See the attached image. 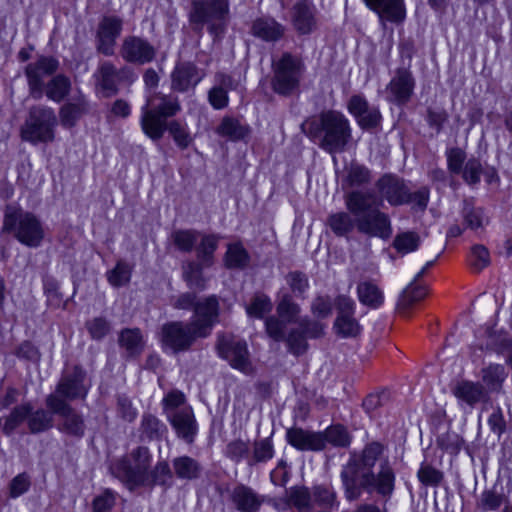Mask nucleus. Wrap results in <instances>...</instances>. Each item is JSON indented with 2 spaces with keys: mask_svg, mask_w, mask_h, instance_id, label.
Wrapping results in <instances>:
<instances>
[{
  "mask_svg": "<svg viewBox=\"0 0 512 512\" xmlns=\"http://www.w3.org/2000/svg\"><path fill=\"white\" fill-rule=\"evenodd\" d=\"M340 478L345 498L350 502L358 500L363 491L389 498L395 489L394 470L379 442L368 443L361 452L351 453Z\"/></svg>",
  "mask_w": 512,
  "mask_h": 512,
  "instance_id": "obj_1",
  "label": "nucleus"
},
{
  "mask_svg": "<svg viewBox=\"0 0 512 512\" xmlns=\"http://www.w3.org/2000/svg\"><path fill=\"white\" fill-rule=\"evenodd\" d=\"M347 211L332 213L326 224L338 237L348 236L356 229L368 237L388 239L392 234L388 214L379 208L382 200L370 191L353 190L344 194Z\"/></svg>",
  "mask_w": 512,
  "mask_h": 512,
  "instance_id": "obj_2",
  "label": "nucleus"
},
{
  "mask_svg": "<svg viewBox=\"0 0 512 512\" xmlns=\"http://www.w3.org/2000/svg\"><path fill=\"white\" fill-rule=\"evenodd\" d=\"M152 454L145 446L133 449L115 463L112 473L130 490L140 487L152 490L155 486L168 489L173 485L174 476L167 461H158L151 469Z\"/></svg>",
  "mask_w": 512,
  "mask_h": 512,
  "instance_id": "obj_3",
  "label": "nucleus"
},
{
  "mask_svg": "<svg viewBox=\"0 0 512 512\" xmlns=\"http://www.w3.org/2000/svg\"><path fill=\"white\" fill-rule=\"evenodd\" d=\"M219 316V302L212 295L195 306V318L189 323L181 321L168 322L162 326L161 340L164 346L174 352L188 350L198 338L211 334Z\"/></svg>",
  "mask_w": 512,
  "mask_h": 512,
  "instance_id": "obj_4",
  "label": "nucleus"
},
{
  "mask_svg": "<svg viewBox=\"0 0 512 512\" xmlns=\"http://www.w3.org/2000/svg\"><path fill=\"white\" fill-rule=\"evenodd\" d=\"M304 133L329 154L345 151L352 140L348 118L336 110L321 112L316 118L302 125Z\"/></svg>",
  "mask_w": 512,
  "mask_h": 512,
  "instance_id": "obj_5",
  "label": "nucleus"
},
{
  "mask_svg": "<svg viewBox=\"0 0 512 512\" xmlns=\"http://www.w3.org/2000/svg\"><path fill=\"white\" fill-rule=\"evenodd\" d=\"M181 110L178 97L154 93L147 98L141 108L140 125L143 133L153 141L160 140L164 133L167 119Z\"/></svg>",
  "mask_w": 512,
  "mask_h": 512,
  "instance_id": "obj_6",
  "label": "nucleus"
},
{
  "mask_svg": "<svg viewBox=\"0 0 512 512\" xmlns=\"http://www.w3.org/2000/svg\"><path fill=\"white\" fill-rule=\"evenodd\" d=\"M3 229L11 232L21 244L31 248L39 247L45 236L43 225L36 215L14 207L7 208Z\"/></svg>",
  "mask_w": 512,
  "mask_h": 512,
  "instance_id": "obj_7",
  "label": "nucleus"
},
{
  "mask_svg": "<svg viewBox=\"0 0 512 512\" xmlns=\"http://www.w3.org/2000/svg\"><path fill=\"white\" fill-rule=\"evenodd\" d=\"M58 124L56 114L51 107L34 105L21 127V138L32 144L49 143L55 139Z\"/></svg>",
  "mask_w": 512,
  "mask_h": 512,
  "instance_id": "obj_8",
  "label": "nucleus"
},
{
  "mask_svg": "<svg viewBox=\"0 0 512 512\" xmlns=\"http://www.w3.org/2000/svg\"><path fill=\"white\" fill-rule=\"evenodd\" d=\"M305 66L301 58L284 53L273 64L272 89L283 96L291 95L300 84Z\"/></svg>",
  "mask_w": 512,
  "mask_h": 512,
  "instance_id": "obj_9",
  "label": "nucleus"
},
{
  "mask_svg": "<svg viewBox=\"0 0 512 512\" xmlns=\"http://www.w3.org/2000/svg\"><path fill=\"white\" fill-rule=\"evenodd\" d=\"M229 13V0L193 1L190 20L201 27L209 24V30L217 35Z\"/></svg>",
  "mask_w": 512,
  "mask_h": 512,
  "instance_id": "obj_10",
  "label": "nucleus"
},
{
  "mask_svg": "<svg viewBox=\"0 0 512 512\" xmlns=\"http://www.w3.org/2000/svg\"><path fill=\"white\" fill-rule=\"evenodd\" d=\"M217 349L220 356L233 368L245 374L252 373L253 367L245 341L238 340L232 335H219Z\"/></svg>",
  "mask_w": 512,
  "mask_h": 512,
  "instance_id": "obj_11",
  "label": "nucleus"
},
{
  "mask_svg": "<svg viewBox=\"0 0 512 512\" xmlns=\"http://www.w3.org/2000/svg\"><path fill=\"white\" fill-rule=\"evenodd\" d=\"M58 67V60L50 56H41L25 67L24 73L27 78L29 94L33 99L40 100L43 97L44 79L53 75Z\"/></svg>",
  "mask_w": 512,
  "mask_h": 512,
  "instance_id": "obj_12",
  "label": "nucleus"
},
{
  "mask_svg": "<svg viewBox=\"0 0 512 512\" xmlns=\"http://www.w3.org/2000/svg\"><path fill=\"white\" fill-rule=\"evenodd\" d=\"M86 373L80 366H74L72 371L63 374L56 389L48 396L66 401L83 400L86 398L89 385L85 384Z\"/></svg>",
  "mask_w": 512,
  "mask_h": 512,
  "instance_id": "obj_13",
  "label": "nucleus"
},
{
  "mask_svg": "<svg viewBox=\"0 0 512 512\" xmlns=\"http://www.w3.org/2000/svg\"><path fill=\"white\" fill-rule=\"evenodd\" d=\"M45 404L52 413L62 417V422L59 425L61 432L79 438L84 435L83 416L77 413L69 403L56 398V396H47Z\"/></svg>",
  "mask_w": 512,
  "mask_h": 512,
  "instance_id": "obj_14",
  "label": "nucleus"
},
{
  "mask_svg": "<svg viewBox=\"0 0 512 512\" xmlns=\"http://www.w3.org/2000/svg\"><path fill=\"white\" fill-rule=\"evenodd\" d=\"M119 54L128 63L144 65L154 60L156 49L148 40L130 35L123 39Z\"/></svg>",
  "mask_w": 512,
  "mask_h": 512,
  "instance_id": "obj_15",
  "label": "nucleus"
},
{
  "mask_svg": "<svg viewBox=\"0 0 512 512\" xmlns=\"http://www.w3.org/2000/svg\"><path fill=\"white\" fill-rule=\"evenodd\" d=\"M362 129L370 130L380 126L382 116L379 109L371 106L362 95H353L347 105Z\"/></svg>",
  "mask_w": 512,
  "mask_h": 512,
  "instance_id": "obj_16",
  "label": "nucleus"
},
{
  "mask_svg": "<svg viewBox=\"0 0 512 512\" xmlns=\"http://www.w3.org/2000/svg\"><path fill=\"white\" fill-rule=\"evenodd\" d=\"M451 393L457 399L460 406H468L470 408L485 402L488 398V392L482 383L466 379L455 382L451 387Z\"/></svg>",
  "mask_w": 512,
  "mask_h": 512,
  "instance_id": "obj_17",
  "label": "nucleus"
},
{
  "mask_svg": "<svg viewBox=\"0 0 512 512\" xmlns=\"http://www.w3.org/2000/svg\"><path fill=\"white\" fill-rule=\"evenodd\" d=\"M123 22L116 16L104 17L98 25L97 49L106 56L114 54L116 39L122 31Z\"/></svg>",
  "mask_w": 512,
  "mask_h": 512,
  "instance_id": "obj_18",
  "label": "nucleus"
},
{
  "mask_svg": "<svg viewBox=\"0 0 512 512\" xmlns=\"http://www.w3.org/2000/svg\"><path fill=\"white\" fill-rule=\"evenodd\" d=\"M415 87V79L408 68H399L389 82L386 90L388 100L396 104L409 101Z\"/></svg>",
  "mask_w": 512,
  "mask_h": 512,
  "instance_id": "obj_19",
  "label": "nucleus"
},
{
  "mask_svg": "<svg viewBox=\"0 0 512 512\" xmlns=\"http://www.w3.org/2000/svg\"><path fill=\"white\" fill-rule=\"evenodd\" d=\"M100 85L107 96L118 92V85L122 82L132 83L135 79L128 67L117 69L111 62H104L99 67Z\"/></svg>",
  "mask_w": 512,
  "mask_h": 512,
  "instance_id": "obj_20",
  "label": "nucleus"
},
{
  "mask_svg": "<svg viewBox=\"0 0 512 512\" xmlns=\"http://www.w3.org/2000/svg\"><path fill=\"white\" fill-rule=\"evenodd\" d=\"M365 5L375 12L382 24L401 23L406 17L404 0H363Z\"/></svg>",
  "mask_w": 512,
  "mask_h": 512,
  "instance_id": "obj_21",
  "label": "nucleus"
},
{
  "mask_svg": "<svg viewBox=\"0 0 512 512\" xmlns=\"http://www.w3.org/2000/svg\"><path fill=\"white\" fill-rule=\"evenodd\" d=\"M376 187L382 199H385L392 206L407 204L408 187L404 181L392 175H384Z\"/></svg>",
  "mask_w": 512,
  "mask_h": 512,
  "instance_id": "obj_22",
  "label": "nucleus"
},
{
  "mask_svg": "<svg viewBox=\"0 0 512 512\" xmlns=\"http://www.w3.org/2000/svg\"><path fill=\"white\" fill-rule=\"evenodd\" d=\"M177 436L187 443H192L197 434V423L192 408L184 407L168 415Z\"/></svg>",
  "mask_w": 512,
  "mask_h": 512,
  "instance_id": "obj_23",
  "label": "nucleus"
},
{
  "mask_svg": "<svg viewBox=\"0 0 512 512\" xmlns=\"http://www.w3.org/2000/svg\"><path fill=\"white\" fill-rule=\"evenodd\" d=\"M171 87L178 92L188 91L194 88L203 78L201 71L190 62L178 64L171 75Z\"/></svg>",
  "mask_w": 512,
  "mask_h": 512,
  "instance_id": "obj_24",
  "label": "nucleus"
},
{
  "mask_svg": "<svg viewBox=\"0 0 512 512\" xmlns=\"http://www.w3.org/2000/svg\"><path fill=\"white\" fill-rule=\"evenodd\" d=\"M286 439L291 446L298 450L319 451L324 449V438L322 433L293 427L287 430Z\"/></svg>",
  "mask_w": 512,
  "mask_h": 512,
  "instance_id": "obj_25",
  "label": "nucleus"
},
{
  "mask_svg": "<svg viewBox=\"0 0 512 512\" xmlns=\"http://www.w3.org/2000/svg\"><path fill=\"white\" fill-rule=\"evenodd\" d=\"M231 500L240 512H258L264 502V496L244 484H238L231 492Z\"/></svg>",
  "mask_w": 512,
  "mask_h": 512,
  "instance_id": "obj_26",
  "label": "nucleus"
},
{
  "mask_svg": "<svg viewBox=\"0 0 512 512\" xmlns=\"http://www.w3.org/2000/svg\"><path fill=\"white\" fill-rule=\"evenodd\" d=\"M292 21L299 33H311L316 27L314 8L306 1L297 2L293 7Z\"/></svg>",
  "mask_w": 512,
  "mask_h": 512,
  "instance_id": "obj_27",
  "label": "nucleus"
},
{
  "mask_svg": "<svg viewBox=\"0 0 512 512\" xmlns=\"http://www.w3.org/2000/svg\"><path fill=\"white\" fill-rule=\"evenodd\" d=\"M252 34L264 41H277L284 34V27L273 18L256 19L251 28Z\"/></svg>",
  "mask_w": 512,
  "mask_h": 512,
  "instance_id": "obj_28",
  "label": "nucleus"
},
{
  "mask_svg": "<svg viewBox=\"0 0 512 512\" xmlns=\"http://www.w3.org/2000/svg\"><path fill=\"white\" fill-rule=\"evenodd\" d=\"M286 502L298 512H312L314 508L312 493L305 486H293L287 490Z\"/></svg>",
  "mask_w": 512,
  "mask_h": 512,
  "instance_id": "obj_29",
  "label": "nucleus"
},
{
  "mask_svg": "<svg viewBox=\"0 0 512 512\" xmlns=\"http://www.w3.org/2000/svg\"><path fill=\"white\" fill-rule=\"evenodd\" d=\"M70 79L62 74L54 76L44 85V94L54 102H61L70 92Z\"/></svg>",
  "mask_w": 512,
  "mask_h": 512,
  "instance_id": "obj_30",
  "label": "nucleus"
},
{
  "mask_svg": "<svg viewBox=\"0 0 512 512\" xmlns=\"http://www.w3.org/2000/svg\"><path fill=\"white\" fill-rule=\"evenodd\" d=\"M172 464L175 475L180 479H196L201 473L200 464L189 456L176 457Z\"/></svg>",
  "mask_w": 512,
  "mask_h": 512,
  "instance_id": "obj_31",
  "label": "nucleus"
},
{
  "mask_svg": "<svg viewBox=\"0 0 512 512\" xmlns=\"http://www.w3.org/2000/svg\"><path fill=\"white\" fill-rule=\"evenodd\" d=\"M141 437L148 440H159L167 432L166 425L152 414H144L140 427Z\"/></svg>",
  "mask_w": 512,
  "mask_h": 512,
  "instance_id": "obj_32",
  "label": "nucleus"
},
{
  "mask_svg": "<svg viewBox=\"0 0 512 512\" xmlns=\"http://www.w3.org/2000/svg\"><path fill=\"white\" fill-rule=\"evenodd\" d=\"M217 133L223 137H227L232 141H237L244 139L248 135L249 129L238 119L225 117L223 118L221 124L218 126Z\"/></svg>",
  "mask_w": 512,
  "mask_h": 512,
  "instance_id": "obj_33",
  "label": "nucleus"
},
{
  "mask_svg": "<svg viewBox=\"0 0 512 512\" xmlns=\"http://www.w3.org/2000/svg\"><path fill=\"white\" fill-rule=\"evenodd\" d=\"M359 301L372 308H377L383 303L382 291L372 282H361L357 286Z\"/></svg>",
  "mask_w": 512,
  "mask_h": 512,
  "instance_id": "obj_34",
  "label": "nucleus"
},
{
  "mask_svg": "<svg viewBox=\"0 0 512 512\" xmlns=\"http://www.w3.org/2000/svg\"><path fill=\"white\" fill-rule=\"evenodd\" d=\"M274 456V445L270 438L255 440L253 450L250 453L248 465L254 466L258 463H265Z\"/></svg>",
  "mask_w": 512,
  "mask_h": 512,
  "instance_id": "obj_35",
  "label": "nucleus"
},
{
  "mask_svg": "<svg viewBox=\"0 0 512 512\" xmlns=\"http://www.w3.org/2000/svg\"><path fill=\"white\" fill-rule=\"evenodd\" d=\"M202 265L196 262H187L183 265V279L188 287L202 291L206 287V279L203 276Z\"/></svg>",
  "mask_w": 512,
  "mask_h": 512,
  "instance_id": "obj_36",
  "label": "nucleus"
},
{
  "mask_svg": "<svg viewBox=\"0 0 512 512\" xmlns=\"http://www.w3.org/2000/svg\"><path fill=\"white\" fill-rule=\"evenodd\" d=\"M427 295V289L424 285L415 282L410 283L398 300V308L402 311L410 309L415 303L422 300Z\"/></svg>",
  "mask_w": 512,
  "mask_h": 512,
  "instance_id": "obj_37",
  "label": "nucleus"
},
{
  "mask_svg": "<svg viewBox=\"0 0 512 512\" xmlns=\"http://www.w3.org/2000/svg\"><path fill=\"white\" fill-rule=\"evenodd\" d=\"M508 373L501 364H490L482 369V380L492 390H499Z\"/></svg>",
  "mask_w": 512,
  "mask_h": 512,
  "instance_id": "obj_38",
  "label": "nucleus"
},
{
  "mask_svg": "<svg viewBox=\"0 0 512 512\" xmlns=\"http://www.w3.org/2000/svg\"><path fill=\"white\" fill-rule=\"evenodd\" d=\"M166 130L170 133L179 148L186 149L192 143L193 138L185 123L179 120L167 121L165 131Z\"/></svg>",
  "mask_w": 512,
  "mask_h": 512,
  "instance_id": "obj_39",
  "label": "nucleus"
},
{
  "mask_svg": "<svg viewBox=\"0 0 512 512\" xmlns=\"http://www.w3.org/2000/svg\"><path fill=\"white\" fill-rule=\"evenodd\" d=\"M371 180V174L368 168L358 164H352L347 170L343 180V188L360 187L368 184Z\"/></svg>",
  "mask_w": 512,
  "mask_h": 512,
  "instance_id": "obj_40",
  "label": "nucleus"
},
{
  "mask_svg": "<svg viewBox=\"0 0 512 512\" xmlns=\"http://www.w3.org/2000/svg\"><path fill=\"white\" fill-rule=\"evenodd\" d=\"M506 501L507 498L504 493L502 491H498L494 486L490 489H485L482 492L477 505L484 511H496Z\"/></svg>",
  "mask_w": 512,
  "mask_h": 512,
  "instance_id": "obj_41",
  "label": "nucleus"
},
{
  "mask_svg": "<svg viewBox=\"0 0 512 512\" xmlns=\"http://www.w3.org/2000/svg\"><path fill=\"white\" fill-rule=\"evenodd\" d=\"M277 314L286 323H298L297 317L300 314V307L289 294L285 293L277 304Z\"/></svg>",
  "mask_w": 512,
  "mask_h": 512,
  "instance_id": "obj_42",
  "label": "nucleus"
},
{
  "mask_svg": "<svg viewBox=\"0 0 512 512\" xmlns=\"http://www.w3.org/2000/svg\"><path fill=\"white\" fill-rule=\"evenodd\" d=\"M249 262V255L246 249L239 243L228 246L225 263L228 268H244Z\"/></svg>",
  "mask_w": 512,
  "mask_h": 512,
  "instance_id": "obj_43",
  "label": "nucleus"
},
{
  "mask_svg": "<svg viewBox=\"0 0 512 512\" xmlns=\"http://www.w3.org/2000/svg\"><path fill=\"white\" fill-rule=\"evenodd\" d=\"M53 426L52 412L39 409L31 412L28 417V427L31 433H39L50 429Z\"/></svg>",
  "mask_w": 512,
  "mask_h": 512,
  "instance_id": "obj_44",
  "label": "nucleus"
},
{
  "mask_svg": "<svg viewBox=\"0 0 512 512\" xmlns=\"http://www.w3.org/2000/svg\"><path fill=\"white\" fill-rule=\"evenodd\" d=\"M322 436L324 438V446L326 443H330L336 447H347L351 442L348 431L341 425L328 427L324 433H322Z\"/></svg>",
  "mask_w": 512,
  "mask_h": 512,
  "instance_id": "obj_45",
  "label": "nucleus"
},
{
  "mask_svg": "<svg viewBox=\"0 0 512 512\" xmlns=\"http://www.w3.org/2000/svg\"><path fill=\"white\" fill-rule=\"evenodd\" d=\"M32 409V405L29 403L15 407L6 418L3 431L8 435L12 433L24 420H28Z\"/></svg>",
  "mask_w": 512,
  "mask_h": 512,
  "instance_id": "obj_46",
  "label": "nucleus"
},
{
  "mask_svg": "<svg viewBox=\"0 0 512 512\" xmlns=\"http://www.w3.org/2000/svg\"><path fill=\"white\" fill-rule=\"evenodd\" d=\"M418 480L424 486L437 487L444 480V474L427 462H423L417 472Z\"/></svg>",
  "mask_w": 512,
  "mask_h": 512,
  "instance_id": "obj_47",
  "label": "nucleus"
},
{
  "mask_svg": "<svg viewBox=\"0 0 512 512\" xmlns=\"http://www.w3.org/2000/svg\"><path fill=\"white\" fill-rule=\"evenodd\" d=\"M334 329L336 333L343 338L355 337L361 330L358 321L353 315H338L334 323Z\"/></svg>",
  "mask_w": 512,
  "mask_h": 512,
  "instance_id": "obj_48",
  "label": "nucleus"
},
{
  "mask_svg": "<svg viewBox=\"0 0 512 512\" xmlns=\"http://www.w3.org/2000/svg\"><path fill=\"white\" fill-rule=\"evenodd\" d=\"M119 342L132 355L139 353L143 348V339L139 329L123 330Z\"/></svg>",
  "mask_w": 512,
  "mask_h": 512,
  "instance_id": "obj_49",
  "label": "nucleus"
},
{
  "mask_svg": "<svg viewBox=\"0 0 512 512\" xmlns=\"http://www.w3.org/2000/svg\"><path fill=\"white\" fill-rule=\"evenodd\" d=\"M225 455L235 463H239L242 460L248 462L250 457L249 442L242 439H235L229 442L225 449Z\"/></svg>",
  "mask_w": 512,
  "mask_h": 512,
  "instance_id": "obj_50",
  "label": "nucleus"
},
{
  "mask_svg": "<svg viewBox=\"0 0 512 512\" xmlns=\"http://www.w3.org/2000/svg\"><path fill=\"white\" fill-rule=\"evenodd\" d=\"M173 243L182 252H190L194 248L199 233L195 230H176L171 235Z\"/></svg>",
  "mask_w": 512,
  "mask_h": 512,
  "instance_id": "obj_51",
  "label": "nucleus"
},
{
  "mask_svg": "<svg viewBox=\"0 0 512 512\" xmlns=\"http://www.w3.org/2000/svg\"><path fill=\"white\" fill-rule=\"evenodd\" d=\"M482 172L483 167L480 160L472 157L466 161L460 174L468 185L474 186L480 182Z\"/></svg>",
  "mask_w": 512,
  "mask_h": 512,
  "instance_id": "obj_52",
  "label": "nucleus"
},
{
  "mask_svg": "<svg viewBox=\"0 0 512 512\" xmlns=\"http://www.w3.org/2000/svg\"><path fill=\"white\" fill-rule=\"evenodd\" d=\"M272 310V302L267 295L256 294L249 305L246 306V312L251 317L262 318L266 313Z\"/></svg>",
  "mask_w": 512,
  "mask_h": 512,
  "instance_id": "obj_53",
  "label": "nucleus"
},
{
  "mask_svg": "<svg viewBox=\"0 0 512 512\" xmlns=\"http://www.w3.org/2000/svg\"><path fill=\"white\" fill-rule=\"evenodd\" d=\"M83 114V107L78 103H67L60 108L59 116L62 126L73 127Z\"/></svg>",
  "mask_w": 512,
  "mask_h": 512,
  "instance_id": "obj_54",
  "label": "nucleus"
},
{
  "mask_svg": "<svg viewBox=\"0 0 512 512\" xmlns=\"http://www.w3.org/2000/svg\"><path fill=\"white\" fill-rule=\"evenodd\" d=\"M218 246V238L214 235L203 236L197 248V256L205 266L211 265L212 255Z\"/></svg>",
  "mask_w": 512,
  "mask_h": 512,
  "instance_id": "obj_55",
  "label": "nucleus"
},
{
  "mask_svg": "<svg viewBox=\"0 0 512 512\" xmlns=\"http://www.w3.org/2000/svg\"><path fill=\"white\" fill-rule=\"evenodd\" d=\"M420 243L419 236L414 232H404L397 235L394 239V248L403 254L415 251Z\"/></svg>",
  "mask_w": 512,
  "mask_h": 512,
  "instance_id": "obj_56",
  "label": "nucleus"
},
{
  "mask_svg": "<svg viewBox=\"0 0 512 512\" xmlns=\"http://www.w3.org/2000/svg\"><path fill=\"white\" fill-rule=\"evenodd\" d=\"M286 282L292 293L297 297H303L304 293L309 288L307 275L300 271H292L288 273L286 276Z\"/></svg>",
  "mask_w": 512,
  "mask_h": 512,
  "instance_id": "obj_57",
  "label": "nucleus"
},
{
  "mask_svg": "<svg viewBox=\"0 0 512 512\" xmlns=\"http://www.w3.org/2000/svg\"><path fill=\"white\" fill-rule=\"evenodd\" d=\"M445 155L448 170L452 174H460L467 161L465 151L459 147H454L448 149Z\"/></svg>",
  "mask_w": 512,
  "mask_h": 512,
  "instance_id": "obj_58",
  "label": "nucleus"
},
{
  "mask_svg": "<svg viewBox=\"0 0 512 512\" xmlns=\"http://www.w3.org/2000/svg\"><path fill=\"white\" fill-rule=\"evenodd\" d=\"M306 338L307 337L301 330L293 329L284 340H286L290 353L294 355H301L305 353L308 348Z\"/></svg>",
  "mask_w": 512,
  "mask_h": 512,
  "instance_id": "obj_59",
  "label": "nucleus"
},
{
  "mask_svg": "<svg viewBox=\"0 0 512 512\" xmlns=\"http://www.w3.org/2000/svg\"><path fill=\"white\" fill-rule=\"evenodd\" d=\"M131 270L127 263L119 261L115 268L108 272L107 277L111 285L120 287L129 282Z\"/></svg>",
  "mask_w": 512,
  "mask_h": 512,
  "instance_id": "obj_60",
  "label": "nucleus"
},
{
  "mask_svg": "<svg viewBox=\"0 0 512 512\" xmlns=\"http://www.w3.org/2000/svg\"><path fill=\"white\" fill-rule=\"evenodd\" d=\"M490 263V255L488 250L482 245H475L469 255V264L476 271L479 272Z\"/></svg>",
  "mask_w": 512,
  "mask_h": 512,
  "instance_id": "obj_61",
  "label": "nucleus"
},
{
  "mask_svg": "<svg viewBox=\"0 0 512 512\" xmlns=\"http://www.w3.org/2000/svg\"><path fill=\"white\" fill-rule=\"evenodd\" d=\"M86 328L95 340L104 338L110 331L109 322L103 317H96L86 322Z\"/></svg>",
  "mask_w": 512,
  "mask_h": 512,
  "instance_id": "obj_62",
  "label": "nucleus"
},
{
  "mask_svg": "<svg viewBox=\"0 0 512 512\" xmlns=\"http://www.w3.org/2000/svg\"><path fill=\"white\" fill-rule=\"evenodd\" d=\"M463 217L467 226L471 229H477L482 226L483 211L481 208H475L465 202L463 207Z\"/></svg>",
  "mask_w": 512,
  "mask_h": 512,
  "instance_id": "obj_63",
  "label": "nucleus"
},
{
  "mask_svg": "<svg viewBox=\"0 0 512 512\" xmlns=\"http://www.w3.org/2000/svg\"><path fill=\"white\" fill-rule=\"evenodd\" d=\"M267 334L275 341H282L285 339L284 331L286 322L274 316H271L265 321Z\"/></svg>",
  "mask_w": 512,
  "mask_h": 512,
  "instance_id": "obj_64",
  "label": "nucleus"
}]
</instances>
